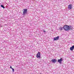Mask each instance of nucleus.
Listing matches in <instances>:
<instances>
[{"mask_svg":"<svg viewBox=\"0 0 74 74\" xmlns=\"http://www.w3.org/2000/svg\"><path fill=\"white\" fill-rule=\"evenodd\" d=\"M12 71L13 72H14V69L12 68Z\"/></svg>","mask_w":74,"mask_h":74,"instance_id":"12","label":"nucleus"},{"mask_svg":"<svg viewBox=\"0 0 74 74\" xmlns=\"http://www.w3.org/2000/svg\"><path fill=\"white\" fill-rule=\"evenodd\" d=\"M68 8L69 9V10H71L72 8H73V5L72 4H70L69 5L68 7Z\"/></svg>","mask_w":74,"mask_h":74,"instance_id":"4","label":"nucleus"},{"mask_svg":"<svg viewBox=\"0 0 74 74\" xmlns=\"http://www.w3.org/2000/svg\"><path fill=\"white\" fill-rule=\"evenodd\" d=\"M69 26L67 25H64L63 27V29L65 31H67L69 30Z\"/></svg>","mask_w":74,"mask_h":74,"instance_id":"1","label":"nucleus"},{"mask_svg":"<svg viewBox=\"0 0 74 74\" xmlns=\"http://www.w3.org/2000/svg\"><path fill=\"white\" fill-rule=\"evenodd\" d=\"M36 57L38 59H40V58H41V56H40V52H38V53L36 54Z\"/></svg>","mask_w":74,"mask_h":74,"instance_id":"3","label":"nucleus"},{"mask_svg":"<svg viewBox=\"0 0 74 74\" xmlns=\"http://www.w3.org/2000/svg\"><path fill=\"white\" fill-rule=\"evenodd\" d=\"M23 15H25L27 14V9H23Z\"/></svg>","mask_w":74,"mask_h":74,"instance_id":"2","label":"nucleus"},{"mask_svg":"<svg viewBox=\"0 0 74 74\" xmlns=\"http://www.w3.org/2000/svg\"><path fill=\"white\" fill-rule=\"evenodd\" d=\"M74 45H73L71 47H70V50L71 51H73L74 49Z\"/></svg>","mask_w":74,"mask_h":74,"instance_id":"8","label":"nucleus"},{"mask_svg":"<svg viewBox=\"0 0 74 74\" xmlns=\"http://www.w3.org/2000/svg\"><path fill=\"white\" fill-rule=\"evenodd\" d=\"M51 61L52 63H55L56 62V59H52L51 60Z\"/></svg>","mask_w":74,"mask_h":74,"instance_id":"7","label":"nucleus"},{"mask_svg":"<svg viewBox=\"0 0 74 74\" xmlns=\"http://www.w3.org/2000/svg\"><path fill=\"white\" fill-rule=\"evenodd\" d=\"M73 30V26H69V30Z\"/></svg>","mask_w":74,"mask_h":74,"instance_id":"9","label":"nucleus"},{"mask_svg":"<svg viewBox=\"0 0 74 74\" xmlns=\"http://www.w3.org/2000/svg\"><path fill=\"white\" fill-rule=\"evenodd\" d=\"M1 7H2L4 9L5 8L4 7V5H1Z\"/></svg>","mask_w":74,"mask_h":74,"instance_id":"11","label":"nucleus"},{"mask_svg":"<svg viewBox=\"0 0 74 74\" xmlns=\"http://www.w3.org/2000/svg\"><path fill=\"white\" fill-rule=\"evenodd\" d=\"M43 32H44V33H45V32H46V31H45V30H43Z\"/></svg>","mask_w":74,"mask_h":74,"instance_id":"14","label":"nucleus"},{"mask_svg":"<svg viewBox=\"0 0 74 74\" xmlns=\"http://www.w3.org/2000/svg\"><path fill=\"white\" fill-rule=\"evenodd\" d=\"M59 36H58L54 38V40L55 41L56 40H59Z\"/></svg>","mask_w":74,"mask_h":74,"instance_id":"6","label":"nucleus"},{"mask_svg":"<svg viewBox=\"0 0 74 74\" xmlns=\"http://www.w3.org/2000/svg\"><path fill=\"white\" fill-rule=\"evenodd\" d=\"M63 61V60H62V58H61L60 59H58V63H59L60 64H62V62Z\"/></svg>","mask_w":74,"mask_h":74,"instance_id":"5","label":"nucleus"},{"mask_svg":"<svg viewBox=\"0 0 74 74\" xmlns=\"http://www.w3.org/2000/svg\"><path fill=\"white\" fill-rule=\"evenodd\" d=\"M63 27H60L59 29V30H63Z\"/></svg>","mask_w":74,"mask_h":74,"instance_id":"10","label":"nucleus"},{"mask_svg":"<svg viewBox=\"0 0 74 74\" xmlns=\"http://www.w3.org/2000/svg\"><path fill=\"white\" fill-rule=\"evenodd\" d=\"M10 68L12 69V66H10Z\"/></svg>","mask_w":74,"mask_h":74,"instance_id":"13","label":"nucleus"}]
</instances>
